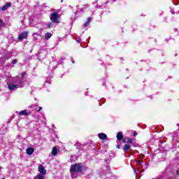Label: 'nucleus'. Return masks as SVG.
Returning a JSON list of instances; mask_svg holds the SVG:
<instances>
[{
	"label": "nucleus",
	"instance_id": "1",
	"mask_svg": "<svg viewBox=\"0 0 179 179\" xmlns=\"http://www.w3.org/2000/svg\"><path fill=\"white\" fill-rule=\"evenodd\" d=\"M26 73L23 72L20 76H17L13 78L12 82L8 83V87L9 90H16V89H20L24 86V76Z\"/></svg>",
	"mask_w": 179,
	"mask_h": 179
},
{
	"label": "nucleus",
	"instance_id": "2",
	"mask_svg": "<svg viewBox=\"0 0 179 179\" xmlns=\"http://www.w3.org/2000/svg\"><path fill=\"white\" fill-rule=\"evenodd\" d=\"M83 171V166L82 164H74L71 166L70 173L72 178H76L78 177V173H82Z\"/></svg>",
	"mask_w": 179,
	"mask_h": 179
},
{
	"label": "nucleus",
	"instance_id": "3",
	"mask_svg": "<svg viewBox=\"0 0 179 179\" xmlns=\"http://www.w3.org/2000/svg\"><path fill=\"white\" fill-rule=\"evenodd\" d=\"M59 17V14L57 13H53L50 14V20L52 23H58V19Z\"/></svg>",
	"mask_w": 179,
	"mask_h": 179
},
{
	"label": "nucleus",
	"instance_id": "4",
	"mask_svg": "<svg viewBox=\"0 0 179 179\" xmlns=\"http://www.w3.org/2000/svg\"><path fill=\"white\" fill-rule=\"evenodd\" d=\"M136 163L137 164V168L138 169H148V164H145L144 165L142 164V163H143V160H137L136 161Z\"/></svg>",
	"mask_w": 179,
	"mask_h": 179
},
{
	"label": "nucleus",
	"instance_id": "5",
	"mask_svg": "<svg viewBox=\"0 0 179 179\" xmlns=\"http://www.w3.org/2000/svg\"><path fill=\"white\" fill-rule=\"evenodd\" d=\"M27 34H29V33L27 31H24V32L20 34V35L18 36V40L20 41H22V40H24V38H26L27 37Z\"/></svg>",
	"mask_w": 179,
	"mask_h": 179
},
{
	"label": "nucleus",
	"instance_id": "6",
	"mask_svg": "<svg viewBox=\"0 0 179 179\" xmlns=\"http://www.w3.org/2000/svg\"><path fill=\"white\" fill-rule=\"evenodd\" d=\"M38 171L40 174H42V176H45V174H47V171H45L43 165L38 166Z\"/></svg>",
	"mask_w": 179,
	"mask_h": 179
},
{
	"label": "nucleus",
	"instance_id": "7",
	"mask_svg": "<svg viewBox=\"0 0 179 179\" xmlns=\"http://www.w3.org/2000/svg\"><path fill=\"white\" fill-rule=\"evenodd\" d=\"M19 114L20 115H25V117H27L31 114V111L28 110H21Z\"/></svg>",
	"mask_w": 179,
	"mask_h": 179
},
{
	"label": "nucleus",
	"instance_id": "8",
	"mask_svg": "<svg viewBox=\"0 0 179 179\" xmlns=\"http://www.w3.org/2000/svg\"><path fill=\"white\" fill-rule=\"evenodd\" d=\"M123 138H124V135H122V132H121V131L118 132L117 134V141H119V142H120V141H122Z\"/></svg>",
	"mask_w": 179,
	"mask_h": 179
},
{
	"label": "nucleus",
	"instance_id": "9",
	"mask_svg": "<svg viewBox=\"0 0 179 179\" xmlns=\"http://www.w3.org/2000/svg\"><path fill=\"white\" fill-rule=\"evenodd\" d=\"M99 139L105 140L107 139V134L104 133H100L98 134Z\"/></svg>",
	"mask_w": 179,
	"mask_h": 179
},
{
	"label": "nucleus",
	"instance_id": "10",
	"mask_svg": "<svg viewBox=\"0 0 179 179\" xmlns=\"http://www.w3.org/2000/svg\"><path fill=\"white\" fill-rule=\"evenodd\" d=\"M34 152V149L33 148H29L27 149V155H33Z\"/></svg>",
	"mask_w": 179,
	"mask_h": 179
},
{
	"label": "nucleus",
	"instance_id": "11",
	"mask_svg": "<svg viewBox=\"0 0 179 179\" xmlns=\"http://www.w3.org/2000/svg\"><path fill=\"white\" fill-rule=\"evenodd\" d=\"M131 149V145L129 144H126L124 145V148H123V150L124 152H128V150Z\"/></svg>",
	"mask_w": 179,
	"mask_h": 179
},
{
	"label": "nucleus",
	"instance_id": "12",
	"mask_svg": "<svg viewBox=\"0 0 179 179\" xmlns=\"http://www.w3.org/2000/svg\"><path fill=\"white\" fill-rule=\"evenodd\" d=\"M52 34H51V33L48 32L45 34V40H50V38H51Z\"/></svg>",
	"mask_w": 179,
	"mask_h": 179
},
{
	"label": "nucleus",
	"instance_id": "13",
	"mask_svg": "<svg viewBox=\"0 0 179 179\" xmlns=\"http://www.w3.org/2000/svg\"><path fill=\"white\" fill-rule=\"evenodd\" d=\"M57 153H58V151L57 150V147H54L52 150V156H57Z\"/></svg>",
	"mask_w": 179,
	"mask_h": 179
},
{
	"label": "nucleus",
	"instance_id": "14",
	"mask_svg": "<svg viewBox=\"0 0 179 179\" xmlns=\"http://www.w3.org/2000/svg\"><path fill=\"white\" fill-rule=\"evenodd\" d=\"M45 83H48L49 85H50L51 83V78H48L45 80Z\"/></svg>",
	"mask_w": 179,
	"mask_h": 179
},
{
	"label": "nucleus",
	"instance_id": "15",
	"mask_svg": "<svg viewBox=\"0 0 179 179\" xmlns=\"http://www.w3.org/2000/svg\"><path fill=\"white\" fill-rule=\"evenodd\" d=\"M5 6L7 8H10V6H12V3H6Z\"/></svg>",
	"mask_w": 179,
	"mask_h": 179
},
{
	"label": "nucleus",
	"instance_id": "16",
	"mask_svg": "<svg viewBox=\"0 0 179 179\" xmlns=\"http://www.w3.org/2000/svg\"><path fill=\"white\" fill-rule=\"evenodd\" d=\"M75 145L76 146L77 149H79L80 146H82V144H80V143H77Z\"/></svg>",
	"mask_w": 179,
	"mask_h": 179
},
{
	"label": "nucleus",
	"instance_id": "17",
	"mask_svg": "<svg viewBox=\"0 0 179 179\" xmlns=\"http://www.w3.org/2000/svg\"><path fill=\"white\" fill-rule=\"evenodd\" d=\"M103 5H97L96 6V9H103Z\"/></svg>",
	"mask_w": 179,
	"mask_h": 179
},
{
	"label": "nucleus",
	"instance_id": "18",
	"mask_svg": "<svg viewBox=\"0 0 179 179\" xmlns=\"http://www.w3.org/2000/svg\"><path fill=\"white\" fill-rule=\"evenodd\" d=\"M54 26V24H52V23H49L48 24V27L49 28V29H51V27H52Z\"/></svg>",
	"mask_w": 179,
	"mask_h": 179
},
{
	"label": "nucleus",
	"instance_id": "19",
	"mask_svg": "<svg viewBox=\"0 0 179 179\" xmlns=\"http://www.w3.org/2000/svg\"><path fill=\"white\" fill-rule=\"evenodd\" d=\"M38 179H44V175H38Z\"/></svg>",
	"mask_w": 179,
	"mask_h": 179
},
{
	"label": "nucleus",
	"instance_id": "20",
	"mask_svg": "<svg viewBox=\"0 0 179 179\" xmlns=\"http://www.w3.org/2000/svg\"><path fill=\"white\" fill-rule=\"evenodd\" d=\"M89 24H90V23L87 21V22L84 24V27H87V26H89Z\"/></svg>",
	"mask_w": 179,
	"mask_h": 179
},
{
	"label": "nucleus",
	"instance_id": "21",
	"mask_svg": "<svg viewBox=\"0 0 179 179\" xmlns=\"http://www.w3.org/2000/svg\"><path fill=\"white\" fill-rule=\"evenodd\" d=\"M6 9H8V8H6V6H3V7L1 8V10H6Z\"/></svg>",
	"mask_w": 179,
	"mask_h": 179
},
{
	"label": "nucleus",
	"instance_id": "22",
	"mask_svg": "<svg viewBox=\"0 0 179 179\" xmlns=\"http://www.w3.org/2000/svg\"><path fill=\"white\" fill-rule=\"evenodd\" d=\"M133 170H134V174H135L136 176H138V171H136V169L133 168Z\"/></svg>",
	"mask_w": 179,
	"mask_h": 179
},
{
	"label": "nucleus",
	"instance_id": "23",
	"mask_svg": "<svg viewBox=\"0 0 179 179\" xmlns=\"http://www.w3.org/2000/svg\"><path fill=\"white\" fill-rule=\"evenodd\" d=\"M17 59H13V62H12V64L15 65V64H17Z\"/></svg>",
	"mask_w": 179,
	"mask_h": 179
},
{
	"label": "nucleus",
	"instance_id": "24",
	"mask_svg": "<svg viewBox=\"0 0 179 179\" xmlns=\"http://www.w3.org/2000/svg\"><path fill=\"white\" fill-rule=\"evenodd\" d=\"M127 143H132V138H128Z\"/></svg>",
	"mask_w": 179,
	"mask_h": 179
},
{
	"label": "nucleus",
	"instance_id": "25",
	"mask_svg": "<svg viewBox=\"0 0 179 179\" xmlns=\"http://www.w3.org/2000/svg\"><path fill=\"white\" fill-rule=\"evenodd\" d=\"M3 26V21L0 20V27H2Z\"/></svg>",
	"mask_w": 179,
	"mask_h": 179
},
{
	"label": "nucleus",
	"instance_id": "26",
	"mask_svg": "<svg viewBox=\"0 0 179 179\" xmlns=\"http://www.w3.org/2000/svg\"><path fill=\"white\" fill-rule=\"evenodd\" d=\"M87 22H88V23H90V22H92V17H88Z\"/></svg>",
	"mask_w": 179,
	"mask_h": 179
},
{
	"label": "nucleus",
	"instance_id": "27",
	"mask_svg": "<svg viewBox=\"0 0 179 179\" xmlns=\"http://www.w3.org/2000/svg\"><path fill=\"white\" fill-rule=\"evenodd\" d=\"M77 43H81L82 41V39L80 38H78L77 40H76Z\"/></svg>",
	"mask_w": 179,
	"mask_h": 179
},
{
	"label": "nucleus",
	"instance_id": "28",
	"mask_svg": "<svg viewBox=\"0 0 179 179\" xmlns=\"http://www.w3.org/2000/svg\"><path fill=\"white\" fill-rule=\"evenodd\" d=\"M43 110L42 107H39V109L37 110V112L38 113L39 111H41Z\"/></svg>",
	"mask_w": 179,
	"mask_h": 179
},
{
	"label": "nucleus",
	"instance_id": "29",
	"mask_svg": "<svg viewBox=\"0 0 179 179\" xmlns=\"http://www.w3.org/2000/svg\"><path fill=\"white\" fill-rule=\"evenodd\" d=\"M138 135V134H136V131L134 132V136H136Z\"/></svg>",
	"mask_w": 179,
	"mask_h": 179
},
{
	"label": "nucleus",
	"instance_id": "30",
	"mask_svg": "<svg viewBox=\"0 0 179 179\" xmlns=\"http://www.w3.org/2000/svg\"><path fill=\"white\" fill-rule=\"evenodd\" d=\"M122 142H123V143H126V142H127V140H125V139H123Z\"/></svg>",
	"mask_w": 179,
	"mask_h": 179
},
{
	"label": "nucleus",
	"instance_id": "31",
	"mask_svg": "<svg viewBox=\"0 0 179 179\" xmlns=\"http://www.w3.org/2000/svg\"><path fill=\"white\" fill-rule=\"evenodd\" d=\"M172 15H174L176 13V12L173 11V10H171Z\"/></svg>",
	"mask_w": 179,
	"mask_h": 179
},
{
	"label": "nucleus",
	"instance_id": "32",
	"mask_svg": "<svg viewBox=\"0 0 179 179\" xmlns=\"http://www.w3.org/2000/svg\"><path fill=\"white\" fill-rule=\"evenodd\" d=\"M143 171H145L144 169H142V171H141V173H143Z\"/></svg>",
	"mask_w": 179,
	"mask_h": 179
},
{
	"label": "nucleus",
	"instance_id": "33",
	"mask_svg": "<svg viewBox=\"0 0 179 179\" xmlns=\"http://www.w3.org/2000/svg\"><path fill=\"white\" fill-rule=\"evenodd\" d=\"M80 12H83V8H81V9H80Z\"/></svg>",
	"mask_w": 179,
	"mask_h": 179
},
{
	"label": "nucleus",
	"instance_id": "34",
	"mask_svg": "<svg viewBox=\"0 0 179 179\" xmlns=\"http://www.w3.org/2000/svg\"><path fill=\"white\" fill-rule=\"evenodd\" d=\"M71 62H72L73 64H75V62H73L72 59H71Z\"/></svg>",
	"mask_w": 179,
	"mask_h": 179
},
{
	"label": "nucleus",
	"instance_id": "35",
	"mask_svg": "<svg viewBox=\"0 0 179 179\" xmlns=\"http://www.w3.org/2000/svg\"><path fill=\"white\" fill-rule=\"evenodd\" d=\"M6 58H7V59H9V58H10V57H7Z\"/></svg>",
	"mask_w": 179,
	"mask_h": 179
},
{
	"label": "nucleus",
	"instance_id": "36",
	"mask_svg": "<svg viewBox=\"0 0 179 179\" xmlns=\"http://www.w3.org/2000/svg\"><path fill=\"white\" fill-rule=\"evenodd\" d=\"M177 174H178V176H179V171H177Z\"/></svg>",
	"mask_w": 179,
	"mask_h": 179
},
{
	"label": "nucleus",
	"instance_id": "37",
	"mask_svg": "<svg viewBox=\"0 0 179 179\" xmlns=\"http://www.w3.org/2000/svg\"><path fill=\"white\" fill-rule=\"evenodd\" d=\"M87 6V8H89V6H87H87Z\"/></svg>",
	"mask_w": 179,
	"mask_h": 179
},
{
	"label": "nucleus",
	"instance_id": "38",
	"mask_svg": "<svg viewBox=\"0 0 179 179\" xmlns=\"http://www.w3.org/2000/svg\"><path fill=\"white\" fill-rule=\"evenodd\" d=\"M176 13H177V15H178V13H179V11H178V12H177Z\"/></svg>",
	"mask_w": 179,
	"mask_h": 179
},
{
	"label": "nucleus",
	"instance_id": "39",
	"mask_svg": "<svg viewBox=\"0 0 179 179\" xmlns=\"http://www.w3.org/2000/svg\"><path fill=\"white\" fill-rule=\"evenodd\" d=\"M64 1V0H61V2H63Z\"/></svg>",
	"mask_w": 179,
	"mask_h": 179
},
{
	"label": "nucleus",
	"instance_id": "40",
	"mask_svg": "<svg viewBox=\"0 0 179 179\" xmlns=\"http://www.w3.org/2000/svg\"><path fill=\"white\" fill-rule=\"evenodd\" d=\"M178 126L179 125V124H177Z\"/></svg>",
	"mask_w": 179,
	"mask_h": 179
},
{
	"label": "nucleus",
	"instance_id": "41",
	"mask_svg": "<svg viewBox=\"0 0 179 179\" xmlns=\"http://www.w3.org/2000/svg\"><path fill=\"white\" fill-rule=\"evenodd\" d=\"M2 179H5V178H2Z\"/></svg>",
	"mask_w": 179,
	"mask_h": 179
}]
</instances>
